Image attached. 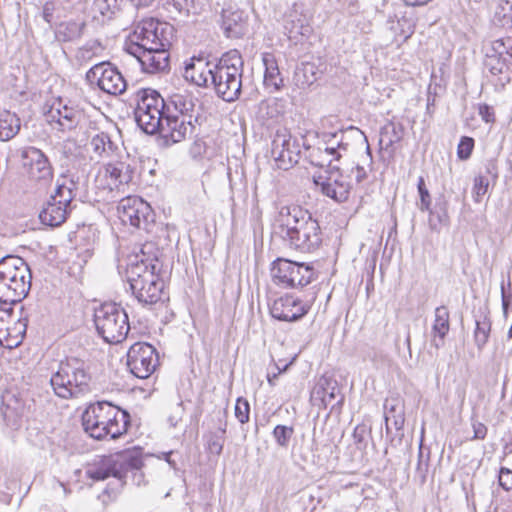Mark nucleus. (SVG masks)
<instances>
[{
    "instance_id": "f257e3e1",
    "label": "nucleus",
    "mask_w": 512,
    "mask_h": 512,
    "mask_svg": "<svg viewBox=\"0 0 512 512\" xmlns=\"http://www.w3.org/2000/svg\"><path fill=\"white\" fill-rule=\"evenodd\" d=\"M275 233L292 249L304 253L317 250L322 243L318 221L299 205L280 207L275 217Z\"/></svg>"
},
{
    "instance_id": "f03ea898",
    "label": "nucleus",
    "mask_w": 512,
    "mask_h": 512,
    "mask_svg": "<svg viewBox=\"0 0 512 512\" xmlns=\"http://www.w3.org/2000/svg\"><path fill=\"white\" fill-rule=\"evenodd\" d=\"M135 255L129 260L126 268V278L131 292L143 306H152L168 299L165 292V282L160 276L162 264L157 257L144 258Z\"/></svg>"
},
{
    "instance_id": "7ed1b4c3",
    "label": "nucleus",
    "mask_w": 512,
    "mask_h": 512,
    "mask_svg": "<svg viewBox=\"0 0 512 512\" xmlns=\"http://www.w3.org/2000/svg\"><path fill=\"white\" fill-rule=\"evenodd\" d=\"M165 34H129L124 51L135 57L146 74H164L170 71L171 42Z\"/></svg>"
},
{
    "instance_id": "20e7f679",
    "label": "nucleus",
    "mask_w": 512,
    "mask_h": 512,
    "mask_svg": "<svg viewBox=\"0 0 512 512\" xmlns=\"http://www.w3.org/2000/svg\"><path fill=\"white\" fill-rule=\"evenodd\" d=\"M84 431L90 437L101 440L107 436L116 439L127 432L130 416L110 402L90 404L81 414Z\"/></svg>"
},
{
    "instance_id": "39448f33",
    "label": "nucleus",
    "mask_w": 512,
    "mask_h": 512,
    "mask_svg": "<svg viewBox=\"0 0 512 512\" xmlns=\"http://www.w3.org/2000/svg\"><path fill=\"white\" fill-rule=\"evenodd\" d=\"M243 69L244 61L237 49L225 52L212 66L211 85L219 98L234 102L240 97Z\"/></svg>"
},
{
    "instance_id": "423d86ee",
    "label": "nucleus",
    "mask_w": 512,
    "mask_h": 512,
    "mask_svg": "<svg viewBox=\"0 0 512 512\" xmlns=\"http://www.w3.org/2000/svg\"><path fill=\"white\" fill-rule=\"evenodd\" d=\"M31 271L18 256L7 255L0 259V303L21 302L31 288Z\"/></svg>"
},
{
    "instance_id": "0eeeda50",
    "label": "nucleus",
    "mask_w": 512,
    "mask_h": 512,
    "mask_svg": "<svg viewBox=\"0 0 512 512\" xmlns=\"http://www.w3.org/2000/svg\"><path fill=\"white\" fill-rule=\"evenodd\" d=\"M193 104L179 94L168 100L166 112L159 121L161 127L157 130L164 144L169 146L179 143L191 135L195 129L192 123V115L188 114Z\"/></svg>"
},
{
    "instance_id": "6e6552de",
    "label": "nucleus",
    "mask_w": 512,
    "mask_h": 512,
    "mask_svg": "<svg viewBox=\"0 0 512 512\" xmlns=\"http://www.w3.org/2000/svg\"><path fill=\"white\" fill-rule=\"evenodd\" d=\"M140 464L139 452L126 449L109 455L97 456L86 467V475L94 481H103L109 477L122 480L127 469Z\"/></svg>"
},
{
    "instance_id": "1a4fd4ad",
    "label": "nucleus",
    "mask_w": 512,
    "mask_h": 512,
    "mask_svg": "<svg viewBox=\"0 0 512 512\" xmlns=\"http://www.w3.org/2000/svg\"><path fill=\"white\" fill-rule=\"evenodd\" d=\"M94 323L98 334L107 343H120L130 330L128 315L120 304L107 302L94 311Z\"/></svg>"
},
{
    "instance_id": "9d476101",
    "label": "nucleus",
    "mask_w": 512,
    "mask_h": 512,
    "mask_svg": "<svg viewBox=\"0 0 512 512\" xmlns=\"http://www.w3.org/2000/svg\"><path fill=\"white\" fill-rule=\"evenodd\" d=\"M96 240V228L92 225H81L68 235L66 244V264L68 266V274L80 278L83 268L88 259L92 256L93 247Z\"/></svg>"
},
{
    "instance_id": "9b49d317",
    "label": "nucleus",
    "mask_w": 512,
    "mask_h": 512,
    "mask_svg": "<svg viewBox=\"0 0 512 512\" xmlns=\"http://www.w3.org/2000/svg\"><path fill=\"white\" fill-rule=\"evenodd\" d=\"M135 120L139 128L148 135H154L161 127L159 122L166 112L168 100L152 88H143L136 94Z\"/></svg>"
},
{
    "instance_id": "f8f14e48",
    "label": "nucleus",
    "mask_w": 512,
    "mask_h": 512,
    "mask_svg": "<svg viewBox=\"0 0 512 512\" xmlns=\"http://www.w3.org/2000/svg\"><path fill=\"white\" fill-rule=\"evenodd\" d=\"M76 349L70 348L75 355H66V392L70 397L78 398L89 391L90 375L87 372L88 365L85 358L87 351L83 347L86 342V335L81 331L74 337Z\"/></svg>"
},
{
    "instance_id": "ddd939ff",
    "label": "nucleus",
    "mask_w": 512,
    "mask_h": 512,
    "mask_svg": "<svg viewBox=\"0 0 512 512\" xmlns=\"http://www.w3.org/2000/svg\"><path fill=\"white\" fill-rule=\"evenodd\" d=\"M271 276L273 282L282 288L303 287L312 281L314 269L306 263L278 258L272 263Z\"/></svg>"
},
{
    "instance_id": "4468645a",
    "label": "nucleus",
    "mask_w": 512,
    "mask_h": 512,
    "mask_svg": "<svg viewBox=\"0 0 512 512\" xmlns=\"http://www.w3.org/2000/svg\"><path fill=\"white\" fill-rule=\"evenodd\" d=\"M88 124L87 115L82 107L66 104V152L69 151L75 156L82 154V149L89 139Z\"/></svg>"
},
{
    "instance_id": "2eb2a0df",
    "label": "nucleus",
    "mask_w": 512,
    "mask_h": 512,
    "mask_svg": "<svg viewBox=\"0 0 512 512\" xmlns=\"http://www.w3.org/2000/svg\"><path fill=\"white\" fill-rule=\"evenodd\" d=\"M119 219L123 224H129L147 232L155 222V214L151 206L138 196H128L120 200L117 206Z\"/></svg>"
},
{
    "instance_id": "dca6fc26",
    "label": "nucleus",
    "mask_w": 512,
    "mask_h": 512,
    "mask_svg": "<svg viewBox=\"0 0 512 512\" xmlns=\"http://www.w3.org/2000/svg\"><path fill=\"white\" fill-rule=\"evenodd\" d=\"M126 365L137 378L147 379L159 364L157 350L147 342H136L128 350Z\"/></svg>"
},
{
    "instance_id": "f3484780",
    "label": "nucleus",
    "mask_w": 512,
    "mask_h": 512,
    "mask_svg": "<svg viewBox=\"0 0 512 512\" xmlns=\"http://www.w3.org/2000/svg\"><path fill=\"white\" fill-rule=\"evenodd\" d=\"M328 175L314 177V184L320 189L321 193L337 203H342L348 200L351 183L348 181L346 175L336 165H331V160L327 161Z\"/></svg>"
},
{
    "instance_id": "a211bd4d",
    "label": "nucleus",
    "mask_w": 512,
    "mask_h": 512,
    "mask_svg": "<svg viewBox=\"0 0 512 512\" xmlns=\"http://www.w3.org/2000/svg\"><path fill=\"white\" fill-rule=\"evenodd\" d=\"M345 396L341 392L338 381L328 374L322 375L310 393V401L318 409H326L331 406V411L341 410L344 404Z\"/></svg>"
},
{
    "instance_id": "6ab92c4d",
    "label": "nucleus",
    "mask_w": 512,
    "mask_h": 512,
    "mask_svg": "<svg viewBox=\"0 0 512 512\" xmlns=\"http://www.w3.org/2000/svg\"><path fill=\"white\" fill-rule=\"evenodd\" d=\"M90 83L96 82L98 87L111 95H120L125 92L127 83L123 75L109 62H100L91 67L86 73Z\"/></svg>"
},
{
    "instance_id": "aec40b11",
    "label": "nucleus",
    "mask_w": 512,
    "mask_h": 512,
    "mask_svg": "<svg viewBox=\"0 0 512 512\" xmlns=\"http://www.w3.org/2000/svg\"><path fill=\"white\" fill-rule=\"evenodd\" d=\"M271 156L277 168L288 170L297 164L300 158L299 144L296 139L284 131L277 132L271 144Z\"/></svg>"
},
{
    "instance_id": "412c9836",
    "label": "nucleus",
    "mask_w": 512,
    "mask_h": 512,
    "mask_svg": "<svg viewBox=\"0 0 512 512\" xmlns=\"http://www.w3.org/2000/svg\"><path fill=\"white\" fill-rule=\"evenodd\" d=\"M23 167L28 178L35 182H48L52 178V168L44 153L35 147L22 151Z\"/></svg>"
},
{
    "instance_id": "4be33fe9",
    "label": "nucleus",
    "mask_w": 512,
    "mask_h": 512,
    "mask_svg": "<svg viewBox=\"0 0 512 512\" xmlns=\"http://www.w3.org/2000/svg\"><path fill=\"white\" fill-rule=\"evenodd\" d=\"M310 309L307 302L292 295H285L276 299L271 308V316L280 321L293 322L305 316Z\"/></svg>"
},
{
    "instance_id": "5701e85b",
    "label": "nucleus",
    "mask_w": 512,
    "mask_h": 512,
    "mask_svg": "<svg viewBox=\"0 0 512 512\" xmlns=\"http://www.w3.org/2000/svg\"><path fill=\"white\" fill-rule=\"evenodd\" d=\"M492 50L494 54L486 55L484 65L492 75L502 74L507 68L506 59L502 55L512 56V36L493 40Z\"/></svg>"
},
{
    "instance_id": "b1692460",
    "label": "nucleus",
    "mask_w": 512,
    "mask_h": 512,
    "mask_svg": "<svg viewBox=\"0 0 512 512\" xmlns=\"http://www.w3.org/2000/svg\"><path fill=\"white\" fill-rule=\"evenodd\" d=\"M24 410L23 403L14 394L5 393L2 395L0 411L7 426L12 429H18L24 415Z\"/></svg>"
},
{
    "instance_id": "393cba45",
    "label": "nucleus",
    "mask_w": 512,
    "mask_h": 512,
    "mask_svg": "<svg viewBox=\"0 0 512 512\" xmlns=\"http://www.w3.org/2000/svg\"><path fill=\"white\" fill-rule=\"evenodd\" d=\"M212 72L209 62L204 63L202 58L193 57L185 65L184 78L199 87H208L212 81Z\"/></svg>"
},
{
    "instance_id": "a878e982",
    "label": "nucleus",
    "mask_w": 512,
    "mask_h": 512,
    "mask_svg": "<svg viewBox=\"0 0 512 512\" xmlns=\"http://www.w3.org/2000/svg\"><path fill=\"white\" fill-rule=\"evenodd\" d=\"M64 184H58L54 196H51L53 202L49 201L47 206L39 214L42 224L50 227H59L64 223V207L62 202H56V197L61 196Z\"/></svg>"
},
{
    "instance_id": "bb28decb",
    "label": "nucleus",
    "mask_w": 512,
    "mask_h": 512,
    "mask_svg": "<svg viewBox=\"0 0 512 512\" xmlns=\"http://www.w3.org/2000/svg\"><path fill=\"white\" fill-rule=\"evenodd\" d=\"M262 63L265 68L263 80L264 86L269 89V92L271 93L281 90L284 86V82L274 54L270 52H263Z\"/></svg>"
},
{
    "instance_id": "cd10ccee",
    "label": "nucleus",
    "mask_w": 512,
    "mask_h": 512,
    "mask_svg": "<svg viewBox=\"0 0 512 512\" xmlns=\"http://www.w3.org/2000/svg\"><path fill=\"white\" fill-rule=\"evenodd\" d=\"M384 419L387 435L390 433V422L397 431L402 430L404 426V405L401 399L397 397L387 398L384 402Z\"/></svg>"
},
{
    "instance_id": "c85d7f7f",
    "label": "nucleus",
    "mask_w": 512,
    "mask_h": 512,
    "mask_svg": "<svg viewBox=\"0 0 512 512\" xmlns=\"http://www.w3.org/2000/svg\"><path fill=\"white\" fill-rule=\"evenodd\" d=\"M473 316L475 320L474 341L477 348L482 350L487 344L491 332L489 310L486 306L479 307Z\"/></svg>"
},
{
    "instance_id": "c756f323",
    "label": "nucleus",
    "mask_w": 512,
    "mask_h": 512,
    "mask_svg": "<svg viewBox=\"0 0 512 512\" xmlns=\"http://www.w3.org/2000/svg\"><path fill=\"white\" fill-rule=\"evenodd\" d=\"M4 322L0 321V344L12 349L22 343L27 323L25 319H19L13 327H3Z\"/></svg>"
},
{
    "instance_id": "7c9ffc66",
    "label": "nucleus",
    "mask_w": 512,
    "mask_h": 512,
    "mask_svg": "<svg viewBox=\"0 0 512 512\" xmlns=\"http://www.w3.org/2000/svg\"><path fill=\"white\" fill-rule=\"evenodd\" d=\"M322 72L318 66L312 62H302L296 67L294 72V81L299 88H307L314 84Z\"/></svg>"
},
{
    "instance_id": "2f4dec72",
    "label": "nucleus",
    "mask_w": 512,
    "mask_h": 512,
    "mask_svg": "<svg viewBox=\"0 0 512 512\" xmlns=\"http://www.w3.org/2000/svg\"><path fill=\"white\" fill-rule=\"evenodd\" d=\"M62 109H64V105L61 97L48 100L44 104L43 115L45 121L53 130L62 131Z\"/></svg>"
},
{
    "instance_id": "473e14b6",
    "label": "nucleus",
    "mask_w": 512,
    "mask_h": 512,
    "mask_svg": "<svg viewBox=\"0 0 512 512\" xmlns=\"http://www.w3.org/2000/svg\"><path fill=\"white\" fill-rule=\"evenodd\" d=\"M450 329L449 324V311L446 306H439L435 309V319L432 326V333L434 337H439L441 343L434 340V346L439 348L443 345L445 336L448 334Z\"/></svg>"
},
{
    "instance_id": "72a5a7b5",
    "label": "nucleus",
    "mask_w": 512,
    "mask_h": 512,
    "mask_svg": "<svg viewBox=\"0 0 512 512\" xmlns=\"http://www.w3.org/2000/svg\"><path fill=\"white\" fill-rule=\"evenodd\" d=\"M247 16L244 11L224 9L222 12V28L224 32H239L245 28Z\"/></svg>"
},
{
    "instance_id": "f704fd0d",
    "label": "nucleus",
    "mask_w": 512,
    "mask_h": 512,
    "mask_svg": "<svg viewBox=\"0 0 512 512\" xmlns=\"http://www.w3.org/2000/svg\"><path fill=\"white\" fill-rule=\"evenodd\" d=\"M132 32H167L174 30L173 26L154 16H145L133 23Z\"/></svg>"
},
{
    "instance_id": "c9c22d12",
    "label": "nucleus",
    "mask_w": 512,
    "mask_h": 512,
    "mask_svg": "<svg viewBox=\"0 0 512 512\" xmlns=\"http://www.w3.org/2000/svg\"><path fill=\"white\" fill-rule=\"evenodd\" d=\"M20 130V119L14 113L5 111L0 115V140L12 139Z\"/></svg>"
},
{
    "instance_id": "e433bc0d",
    "label": "nucleus",
    "mask_w": 512,
    "mask_h": 512,
    "mask_svg": "<svg viewBox=\"0 0 512 512\" xmlns=\"http://www.w3.org/2000/svg\"><path fill=\"white\" fill-rule=\"evenodd\" d=\"M492 22L495 28L512 32V5L509 1L498 4Z\"/></svg>"
},
{
    "instance_id": "4c0bfd02",
    "label": "nucleus",
    "mask_w": 512,
    "mask_h": 512,
    "mask_svg": "<svg viewBox=\"0 0 512 512\" xmlns=\"http://www.w3.org/2000/svg\"><path fill=\"white\" fill-rule=\"evenodd\" d=\"M404 128L401 123L389 122L381 129L380 145L384 149L390 148L403 138Z\"/></svg>"
},
{
    "instance_id": "58836bf2",
    "label": "nucleus",
    "mask_w": 512,
    "mask_h": 512,
    "mask_svg": "<svg viewBox=\"0 0 512 512\" xmlns=\"http://www.w3.org/2000/svg\"><path fill=\"white\" fill-rule=\"evenodd\" d=\"M117 9V0H94L93 19L104 24L112 19Z\"/></svg>"
},
{
    "instance_id": "ea45409f",
    "label": "nucleus",
    "mask_w": 512,
    "mask_h": 512,
    "mask_svg": "<svg viewBox=\"0 0 512 512\" xmlns=\"http://www.w3.org/2000/svg\"><path fill=\"white\" fill-rule=\"evenodd\" d=\"M106 171L119 184H128L133 179L134 168L126 162L109 164Z\"/></svg>"
},
{
    "instance_id": "a19ab883",
    "label": "nucleus",
    "mask_w": 512,
    "mask_h": 512,
    "mask_svg": "<svg viewBox=\"0 0 512 512\" xmlns=\"http://www.w3.org/2000/svg\"><path fill=\"white\" fill-rule=\"evenodd\" d=\"M103 51L104 46L101 42L98 40L89 41L77 50L75 59L80 65H83L93 58L101 56Z\"/></svg>"
},
{
    "instance_id": "79ce46f5",
    "label": "nucleus",
    "mask_w": 512,
    "mask_h": 512,
    "mask_svg": "<svg viewBox=\"0 0 512 512\" xmlns=\"http://www.w3.org/2000/svg\"><path fill=\"white\" fill-rule=\"evenodd\" d=\"M62 363V360H54L50 365V369L53 371V374L50 378V385L55 394L60 398L64 397V376L61 373Z\"/></svg>"
},
{
    "instance_id": "37998d69",
    "label": "nucleus",
    "mask_w": 512,
    "mask_h": 512,
    "mask_svg": "<svg viewBox=\"0 0 512 512\" xmlns=\"http://www.w3.org/2000/svg\"><path fill=\"white\" fill-rule=\"evenodd\" d=\"M226 428L220 427L218 431L210 432L206 436L207 450L215 455H220L223 450Z\"/></svg>"
},
{
    "instance_id": "c03bdc74",
    "label": "nucleus",
    "mask_w": 512,
    "mask_h": 512,
    "mask_svg": "<svg viewBox=\"0 0 512 512\" xmlns=\"http://www.w3.org/2000/svg\"><path fill=\"white\" fill-rule=\"evenodd\" d=\"M132 449H136L139 452L140 464L137 465V467L135 468L127 469V471L123 475V479L119 481L121 485H123L127 482L128 477H131L133 484L140 486L142 483H144V474L142 472V467L144 465L143 451L139 447H133Z\"/></svg>"
},
{
    "instance_id": "a18cd8bd",
    "label": "nucleus",
    "mask_w": 512,
    "mask_h": 512,
    "mask_svg": "<svg viewBox=\"0 0 512 512\" xmlns=\"http://www.w3.org/2000/svg\"><path fill=\"white\" fill-rule=\"evenodd\" d=\"M371 436V427L365 423L358 424L353 431L352 437L357 449L364 451L368 445V438Z\"/></svg>"
},
{
    "instance_id": "49530a36",
    "label": "nucleus",
    "mask_w": 512,
    "mask_h": 512,
    "mask_svg": "<svg viewBox=\"0 0 512 512\" xmlns=\"http://www.w3.org/2000/svg\"><path fill=\"white\" fill-rule=\"evenodd\" d=\"M294 434V428L292 426L277 425L273 429L272 435L276 443L283 448H287L290 440Z\"/></svg>"
},
{
    "instance_id": "de8ad7c7",
    "label": "nucleus",
    "mask_w": 512,
    "mask_h": 512,
    "mask_svg": "<svg viewBox=\"0 0 512 512\" xmlns=\"http://www.w3.org/2000/svg\"><path fill=\"white\" fill-rule=\"evenodd\" d=\"M84 306L85 301L81 297H79L77 303H75L72 313L69 315L72 330L82 329L85 320Z\"/></svg>"
},
{
    "instance_id": "09e8293b",
    "label": "nucleus",
    "mask_w": 512,
    "mask_h": 512,
    "mask_svg": "<svg viewBox=\"0 0 512 512\" xmlns=\"http://www.w3.org/2000/svg\"><path fill=\"white\" fill-rule=\"evenodd\" d=\"M344 134L343 132H334V133H323L321 135V142L323 146L326 147H338V149H343L344 152L348 150V143L343 141Z\"/></svg>"
},
{
    "instance_id": "8fccbe9b",
    "label": "nucleus",
    "mask_w": 512,
    "mask_h": 512,
    "mask_svg": "<svg viewBox=\"0 0 512 512\" xmlns=\"http://www.w3.org/2000/svg\"><path fill=\"white\" fill-rule=\"evenodd\" d=\"M235 417L241 424L249 422L250 419V404L247 399L239 397L235 404Z\"/></svg>"
},
{
    "instance_id": "3c124183",
    "label": "nucleus",
    "mask_w": 512,
    "mask_h": 512,
    "mask_svg": "<svg viewBox=\"0 0 512 512\" xmlns=\"http://www.w3.org/2000/svg\"><path fill=\"white\" fill-rule=\"evenodd\" d=\"M91 145L96 154L102 155L107 151V146L109 149H111L112 142L107 134L100 133L92 137Z\"/></svg>"
},
{
    "instance_id": "603ef678",
    "label": "nucleus",
    "mask_w": 512,
    "mask_h": 512,
    "mask_svg": "<svg viewBox=\"0 0 512 512\" xmlns=\"http://www.w3.org/2000/svg\"><path fill=\"white\" fill-rule=\"evenodd\" d=\"M417 189L420 196L419 209L421 211H430L431 196L425 185V180L422 176L418 178Z\"/></svg>"
},
{
    "instance_id": "864d4df0",
    "label": "nucleus",
    "mask_w": 512,
    "mask_h": 512,
    "mask_svg": "<svg viewBox=\"0 0 512 512\" xmlns=\"http://www.w3.org/2000/svg\"><path fill=\"white\" fill-rule=\"evenodd\" d=\"M474 148V139L472 137L463 136L457 147V156L461 160L470 158Z\"/></svg>"
},
{
    "instance_id": "5fc2aeb1",
    "label": "nucleus",
    "mask_w": 512,
    "mask_h": 512,
    "mask_svg": "<svg viewBox=\"0 0 512 512\" xmlns=\"http://www.w3.org/2000/svg\"><path fill=\"white\" fill-rule=\"evenodd\" d=\"M489 187V180L482 175L476 176L474 179V186H473V197L474 201L479 203L481 201L482 196H484Z\"/></svg>"
},
{
    "instance_id": "6e6d98bb",
    "label": "nucleus",
    "mask_w": 512,
    "mask_h": 512,
    "mask_svg": "<svg viewBox=\"0 0 512 512\" xmlns=\"http://www.w3.org/2000/svg\"><path fill=\"white\" fill-rule=\"evenodd\" d=\"M428 467H429V452H427V454L424 455L422 444H420L419 452H418V462H417V466H416V474L418 477L421 478L422 481H425V479H426Z\"/></svg>"
},
{
    "instance_id": "4d7b16f0",
    "label": "nucleus",
    "mask_w": 512,
    "mask_h": 512,
    "mask_svg": "<svg viewBox=\"0 0 512 512\" xmlns=\"http://www.w3.org/2000/svg\"><path fill=\"white\" fill-rule=\"evenodd\" d=\"M317 151H318L320 158H323L324 154L331 156V158L329 159V160H331V163L333 162V160H337V161L340 160V158L342 157V152H344L343 149H338V147H326V146L318 147ZM317 165H319L321 167L324 166L325 160L322 159V161L319 162Z\"/></svg>"
},
{
    "instance_id": "13d9d810",
    "label": "nucleus",
    "mask_w": 512,
    "mask_h": 512,
    "mask_svg": "<svg viewBox=\"0 0 512 512\" xmlns=\"http://www.w3.org/2000/svg\"><path fill=\"white\" fill-rule=\"evenodd\" d=\"M498 482L504 490H512V471L506 467H501Z\"/></svg>"
},
{
    "instance_id": "bf43d9fd",
    "label": "nucleus",
    "mask_w": 512,
    "mask_h": 512,
    "mask_svg": "<svg viewBox=\"0 0 512 512\" xmlns=\"http://www.w3.org/2000/svg\"><path fill=\"white\" fill-rule=\"evenodd\" d=\"M429 212H430V215H431V218L429 219V224H430L432 229L436 228L435 218L437 219V222L439 224L446 225L448 223L449 217H448L446 209L442 208L440 212H433L430 209Z\"/></svg>"
},
{
    "instance_id": "052dcab7",
    "label": "nucleus",
    "mask_w": 512,
    "mask_h": 512,
    "mask_svg": "<svg viewBox=\"0 0 512 512\" xmlns=\"http://www.w3.org/2000/svg\"><path fill=\"white\" fill-rule=\"evenodd\" d=\"M346 177L347 179L354 177L356 183L360 184L367 179L368 175L365 168L357 164L355 167L351 168L350 174H347Z\"/></svg>"
},
{
    "instance_id": "680f3d73",
    "label": "nucleus",
    "mask_w": 512,
    "mask_h": 512,
    "mask_svg": "<svg viewBox=\"0 0 512 512\" xmlns=\"http://www.w3.org/2000/svg\"><path fill=\"white\" fill-rule=\"evenodd\" d=\"M54 11H55V3L54 2H46L43 7V18L46 22L57 25V22L54 19Z\"/></svg>"
},
{
    "instance_id": "e2e57ef3",
    "label": "nucleus",
    "mask_w": 512,
    "mask_h": 512,
    "mask_svg": "<svg viewBox=\"0 0 512 512\" xmlns=\"http://www.w3.org/2000/svg\"><path fill=\"white\" fill-rule=\"evenodd\" d=\"M479 115L486 123H493L495 121L494 110L487 104L479 106Z\"/></svg>"
},
{
    "instance_id": "0e129e2a",
    "label": "nucleus",
    "mask_w": 512,
    "mask_h": 512,
    "mask_svg": "<svg viewBox=\"0 0 512 512\" xmlns=\"http://www.w3.org/2000/svg\"><path fill=\"white\" fill-rule=\"evenodd\" d=\"M473 437L472 440H483L487 435V427L478 421L472 422Z\"/></svg>"
},
{
    "instance_id": "69168bd1",
    "label": "nucleus",
    "mask_w": 512,
    "mask_h": 512,
    "mask_svg": "<svg viewBox=\"0 0 512 512\" xmlns=\"http://www.w3.org/2000/svg\"><path fill=\"white\" fill-rule=\"evenodd\" d=\"M194 0H172L173 7L179 12L189 14L193 7Z\"/></svg>"
},
{
    "instance_id": "338daca9",
    "label": "nucleus",
    "mask_w": 512,
    "mask_h": 512,
    "mask_svg": "<svg viewBox=\"0 0 512 512\" xmlns=\"http://www.w3.org/2000/svg\"><path fill=\"white\" fill-rule=\"evenodd\" d=\"M501 299H502V309L505 316H507L508 311L512 304V293L505 290L504 283L501 284Z\"/></svg>"
},
{
    "instance_id": "774afa93",
    "label": "nucleus",
    "mask_w": 512,
    "mask_h": 512,
    "mask_svg": "<svg viewBox=\"0 0 512 512\" xmlns=\"http://www.w3.org/2000/svg\"><path fill=\"white\" fill-rule=\"evenodd\" d=\"M71 182V186L70 187H67L66 186V190H68L69 192V195H70V198L69 199H66V202H65V205H66V215L68 214V209L70 208V202H72L78 195V182L76 183L74 181V179H71L70 180Z\"/></svg>"
}]
</instances>
